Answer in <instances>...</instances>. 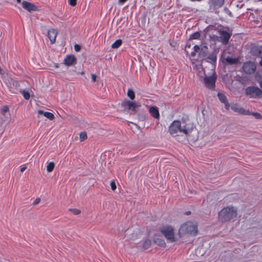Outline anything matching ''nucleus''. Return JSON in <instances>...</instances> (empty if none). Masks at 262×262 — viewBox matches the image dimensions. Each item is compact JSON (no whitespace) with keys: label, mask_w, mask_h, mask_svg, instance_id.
<instances>
[{"label":"nucleus","mask_w":262,"mask_h":262,"mask_svg":"<svg viewBox=\"0 0 262 262\" xmlns=\"http://www.w3.org/2000/svg\"><path fill=\"white\" fill-rule=\"evenodd\" d=\"M37 112L38 114L43 115L45 117L50 120H53L54 119V115L51 113L47 112H45L40 110H38Z\"/></svg>","instance_id":"22"},{"label":"nucleus","mask_w":262,"mask_h":262,"mask_svg":"<svg viewBox=\"0 0 262 262\" xmlns=\"http://www.w3.org/2000/svg\"><path fill=\"white\" fill-rule=\"evenodd\" d=\"M76 58L74 55H68L64 59L63 63L67 66H71L76 62Z\"/></svg>","instance_id":"15"},{"label":"nucleus","mask_w":262,"mask_h":262,"mask_svg":"<svg viewBox=\"0 0 262 262\" xmlns=\"http://www.w3.org/2000/svg\"><path fill=\"white\" fill-rule=\"evenodd\" d=\"M74 49H75V51L79 52L81 50V47L80 45H79L78 44H76L74 46Z\"/></svg>","instance_id":"40"},{"label":"nucleus","mask_w":262,"mask_h":262,"mask_svg":"<svg viewBox=\"0 0 262 262\" xmlns=\"http://www.w3.org/2000/svg\"><path fill=\"white\" fill-rule=\"evenodd\" d=\"M251 54L256 57H262V46H254L251 50Z\"/></svg>","instance_id":"16"},{"label":"nucleus","mask_w":262,"mask_h":262,"mask_svg":"<svg viewBox=\"0 0 262 262\" xmlns=\"http://www.w3.org/2000/svg\"><path fill=\"white\" fill-rule=\"evenodd\" d=\"M154 242L157 245L162 247H165L166 246L165 241L159 237H155Z\"/></svg>","instance_id":"23"},{"label":"nucleus","mask_w":262,"mask_h":262,"mask_svg":"<svg viewBox=\"0 0 262 262\" xmlns=\"http://www.w3.org/2000/svg\"><path fill=\"white\" fill-rule=\"evenodd\" d=\"M259 64L262 66V57H261V60L259 61Z\"/></svg>","instance_id":"45"},{"label":"nucleus","mask_w":262,"mask_h":262,"mask_svg":"<svg viewBox=\"0 0 262 262\" xmlns=\"http://www.w3.org/2000/svg\"><path fill=\"white\" fill-rule=\"evenodd\" d=\"M151 244V242L150 239H145L143 241L142 247L144 250L147 249L150 247Z\"/></svg>","instance_id":"25"},{"label":"nucleus","mask_w":262,"mask_h":262,"mask_svg":"<svg viewBox=\"0 0 262 262\" xmlns=\"http://www.w3.org/2000/svg\"><path fill=\"white\" fill-rule=\"evenodd\" d=\"M256 78L259 86L262 89V71L257 72Z\"/></svg>","instance_id":"26"},{"label":"nucleus","mask_w":262,"mask_h":262,"mask_svg":"<svg viewBox=\"0 0 262 262\" xmlns=\"http://www.w3.org/2000/svg\"><path fill=\"white\" fill-rule=\"evenodd\" d=\"M84 72H81V75H84Z\"/></svg>","instance_id":"48"},{"label":"nucleus","mask_w":262,"mask_h":262,"mask_svg":"<svg viewBox=\"0 0 262 262\" xmlns=\"http://www.w3.org/2000/svg\"><path fill=\"white\" fill-rule=\"evenodd\" d=\"M21 93L25 99L28 100L30 98V96L28 92L26 91L25 90H23L21 91Z\"/></svg>","instance_id":"34"},{"label":"nucleus","mask_w":262,"mask_h":262,"mask_svg":"<svg viewBox=\"0 0 262 262\" xmlns=\"http://www.w3.org/2000/svg\"><path fill=\"white\" fill-rule=\"evenodd\" d=\"M9 107L7 106H3V107H2V108H1V114L3 115V116H5V114L6 113H7L8 112H9Z\"/></svg>","instance_id":"32"},{"label":"nucleus","mask_w":262,"mask_h":262,"mask_svg":"<svg viewBox=\"0 0 262 262\" xmlns=\"http://www.w3.org/2000/svg\"><path fill=\"white\" fill-rule=\"evenodd\" d=\"M231 109L235 112L243 115H251V112L249 110H246L236 103L232 104Z\"/></svg>","instance_id":"12"},{"label":"nucleus","mask_w":262,"mask_h":262,"mask_svg":"<svg viewBox=\"0 0 262 262\" xmlns=\"http://www.w3.org/2000/svg\"><path fill=\"white\" fill-rule=\"evenodd\" d=\"M57 34L58 31L56 30L53 28L49 29L48 31V37L50 39L51 43L53 44L55 42Z\"/></svg>","instance_id":"14"},{"label":"nucleus","mask_w":262,"mask_h":262,"mask_svg":"<svg viewBox=\"0 0 262 262\" xmlns=\"http://www.w3.org/2000/svg\"><path fill=\"white\" fill-rule=\"evenodd\" d=\"M198 223L195 222L188 221L182 224L178 230L179 237L196 236L198 232Z\"/></svg>","instance_id":"1"},{"label":"nucleus","mask_w":262,"mask_h":262,"mask_svg":"<svg viewBox=\"0 0 262 262\" xmlns=\"http://www.w3.org/2000/svg\"><path fill=\"white\" fill-rule=\"evenodd\" d=\"M55 67L56 68H58L59 67V66H58V64H55Z\"/></svg>","instance_id":"46"},{"label":"nucleus","mask_w":262,"mask_h":262,"mask_svg":"<svg viewBox=\"0 0 262 262\" xmlns=\"http://www.w3.org/2000/svg\"><path fill=\"white\" fill-rule=\"evenodd\" d=\"M127 95L131 100H134L135 99V93L131 89L128 90L127 92Z\"/></svg>","instance_id":"29"},{"label":"nucleus","mask_w":262,"mask_h":262,"mask_svg":"<svg viewBox=\"0 0 262 262\" xmlns=\"http://www.w3.org/2000/svg\"><path fill=\"white\" fill-rule=\"evenodd\" d=\"M196 254L198 256L203 255L204 254V249L203 247H198L195 251Z\"/></svg>","instance_id":"30"},{"label":"nucleus","mask_w":262,"mask_h":262,"mask_svg":"<svg viewBox=\"0 0 262 262\" xmlns=\"http://www.w3.org/2000/svg\"><path fill=\"white\" fill-rule=\"evenodd\" d=\"M141 236V234L139 232L136 231L134 232L132 234H129L128 237L127 239L129 241L131 242H133L135 243H137V239L138 238H140Z\"/></svg>","instance_id":"17"},{"label":"nucleus","mask_w":262,"mask_h":262,"mask_svg":"<svg viewBox=\"0 0 262 262\" xmlns=\"http://www.w3.org/2000/svg\"><path fill=\"white\" fill-rule=\"evenodd\" d=\"M112 189L114 191L116 189V185L114 181H112L110 183Z\"/></svg>","instance_id":"37"},{"label":"nucleus","mask_w":262,"mask_h":262,"mask_svg":"<svg viewBox=\"0 0 262 262\" xmlns=\"http://www.w3.org/2000/svg\"><path fill=\"white\" fill-rule=\"evenodd\" d=\"M200 37V33L199 32H196L193 33L190 37V39H198Z\"/></svg>","instance_id":"31"},{"label":"nucleus","mask_w":262,"mask_h":262,"mask_svg":"<svg viewBox=\"0 0 262 262\" xmlns=\"http://www.w3.org/2000/svg\"><path fill=\"white\" fill-rule=\"evenodd\" d=\"M26 166H24L20 168V171L23 172L26 169Z\"/></svg>","instance_id":"42"},{"label":"nucleus","mask_w":262,"mask_h":262,"mask_svg":"<svg viewBox=\"0 0 262 262\" xmlns=\"http://www.w3.org/2000/svg\"><path fill=\"white\" fill-rule=\"evenodd\" d=\"M91 76H92V80L94 82H95L96 80V78H97L96 75L95 74H92Z\"/></svg>","instance_id":"41"},{"label":"nucleus","mask_w":262,"mask_h":262,"mask_svg":"<svg viewBox=\"0 0 262 262\" xmlns=\"http://www.w3.org/2000/svg\"><path fill=\"white\" fill-rule=\"evenodd\" d=\"M55 167V163L53 162H50L47 166V170L48 172H51Z\"/></svg>","instance_id":"27"},{"label":"nucleus","mask_w":262,"mask_h":262,"mask_svg":"<svg viewBox=\"0 0 262 262\" xmlns=\"http://www.w3.org/2000/svg\"><path fill=\"white\" fill-rule=\"evenodd\" d=\"M225 0H209V9L210 12H216L217 10L222 7L224 4Z\"/></svg>","instance_id":"8"},{"label":"nucleus","mask_w":262,"mask_h":262,"mask_svg":"<svg viewBox=\"0 0 262 262\" xmlns=\"http://www.w3.org/2000/svg\"><path fill=\"white\" fill-rule=\"evenodd\" d=\"M191 47V45H188V44H187L186 46V49H185V51L187 52V53H188V51L187 50V48H190Z\"/></svg>","instance_id":"43"},{"label":"nucleus","mask_w":262,"mask_h":262,"mask_svg":"<svg viewBox=\"0 0 262 262\" xmlns=\"http://www.w3.org/2000/svg\"><path fill=\"white\" fill-rule=\"evenodd\" d=\"M222 58L223 59V62H225L227 64H234L237 63L238 60L236 58H232L230 56L225 57V55H223Z\"/></svg>","instance_id":"19"},{"label":"nucleus","mask_w":262,"mask_h":262,"mask_svg":"<svg viewBox=\"0 0 262 262\" xmlns=\"http://www.w3.org/2000/svg\"><path fill=\"white\" fill-rule=\"evenodd\" d=\"M149 112L151 115L156 119H159L160 117L158 108L157 106H151L149 107Z\"/></svg>","instance_id":"20"},{"label":"nucleus","mask_w":262,"mask_h":262,"mask_svg":"<svg viewBox=\"0 0 262 262\" xmlns=\"http://www.w3.org/2000/svg\"><path fill=\"white\" fill-rule=\"evenodd\" d=\"M237 209L233 206L223 208L218 213L219 221L222 223L228 222L236 217Z\"/></svg>","instance_id":"2"},{"label":"nucleus","mask_w":262,"mask_h":262,"mask_svg":"<svg viewBox=\"0 0 262 262\" xmlns=\"http://www.w3.org/2000/svg\"><path fill=\"white\" fill-rule=\"evenodd\" d=\"M80 141H83L87 139V134L85 132H81L79 135Z\"/></svg>","instance_id":"33"},{"label":"nucleus","mask_w":262,"mask_h":262,"mask_svg":"<svg viewBox=\"0 0 262 262\" xmlns=\"http://www.w3.org/2000/svg\"><path fill=\"white\" fill-rule=\"evenodd\" d=\"M217 97L221 102L224 103L225 108L228 110L230 107V104L228 103L226 96L222 93H219Z\"/></svg>","instance_id":"18"},{"label":"nucleus","mask_w":262,"mask_h":262,"mask_svg":"<svg viewBox=\"0 0 262 262\" xmlns=\"http://www.w3.org/2000/svg\"><path fill=\"white\" fill-rule=\"evenodd\" d=\"M70 211L75 215H78L81 212L80 210L77 209H70Z\"/></svg>","instance_id":"36"},{"label":"nucleus","mask_w":262,"mask_h":262,"mask_svg":"<svg viewBox=\"0 0 262 262\" xmlns=\"http://www.w3.org/2000/svg\"><path fill=\"white\" fill-rule=\"evenodd\" d=\"M219 34L220 36L218 40L224 45L227 44L231 37V34L226 31H219Z\"/></svg>","instance_id":"11"},{"label":"nucleus","mask_w":262,"mask_h":262,"mask_svg":"<svg viewBox=\"0 0 262 262\" xmlns=\"http://www.w3.org/2000/svg\"><path fill=\"white\" fill-rule=\"evenodd\" d=\"M121 106L124 110H131L133 112H136V109L141 107L140 102L136 101H130L129 100H124L121 103Z\"/></svg>","instance_id":"7"},{"label":"nucleus","mask_w":262,"mask_h":262,"mask_svg":"<svg viewBox=\"0 0 262 262\" xmlns=\"http://www.w3.org/2000/svg\"><path fill=\"white\" fill-rule=\"evenodd\" d=\"M121 43L122 40L121 39H118L112 45V48L113 49H117L121 46Z\"/></svg>","instance_id":"28"},{"label":"nucleus","mask_w":262,"mask_h":262,"mask_svg":"<svg viewBox=\"0 0 262 262\" xmlns=\"http://www.w3.org/2000/svg\"><path fill=\"white\" fill-rule=\"evenodd\" d=\"M216 77L215 74L210 76H205L204 78V81L205 86L209 89H213L215 87V83Z\"/></svg>","instance_id":"9"},{"label":"nucleus","mask_w":262,"mask_h":262,"mask_svg":"<svg viewBox=\"0 0 262 262\" xmlns=\"http://www.w3.org/2000/svg\"><path fill=\"white\" fill-rule=\"evenodd\" d=\"M127 0H119V3L123 4Z\"/></svg>","instance_id":"44"},{"label":"nucleus","mask_w":262,"mask_h":262,"mask_svg":"<svg viewBox=\"0 0 262 262\" xmlns=\"http://www.w3.org/2000/svg\"><path fill=\"white\" fill-rule=\"evenodd\" d=\"M22 6L25 9L30 12L38 10V7L36 5L27 1H23L22 2Z\"/></svg>","instance_id":"13"},{"label":"nucleus","mask_w":262,"mask_h":262,"mask_svg":"<svg viewBox=\"0 0 262 262\" xmlns=\"http://www.w3.org/2000/svg\"><path fill=\"white\" fill-rule=\"evenodd\" d=\"M41 201V199L40 198H36L33 202V205H36L37 204H39Z\"/></svg>","instance_id":"39"},{"label":"nucleus","mask_w":262,"mask_h":262,"mask_svg":"<svg viewBox=\"0 0 262 262\" xmlns=\"http://www.w3.org/2000/svg\"><path fill=\"white\" fill-rule=\"evenodd\" d=\"M7 84L10 89H13V88H17L19 86V83L18 81L12 79L9 80L8 82L7 83Z\"/></svg>","instance_id":"24"},{"label":"nucleus","mask_w":262,"mask_h":262,"mask_svg":"<svg viewBox=\"0 0 262 262\" xmlns=\"http://www.w3.org/2000/svg\"><path fill=\"white\" fill-rule=\"evenodd\" d=\"M246 94L250 98L261 97L262 91L256 86H249L245 90Z\"/></svg>","instance_id":"6"},{"label":"nucleus","mask_w":262,"mask_h":262,"mask_svg":"<svg viewBox=\"0 0 262 262\" xmlns=\"http://www.w3.org/2000/svg\"><path fill=\"white\" fill-rule=\"evenodd\" d=\"M194 51L190 54L191 57H194L196 53H198L199 59L203 60L208 53V48L206 43H202L200 46L195 45L193 47ZM197 60H199L198 59Z\"/></svg>","instance_id":"5"},{"label":"nucleus","mask_w":262,"mask_h":262,"mask_svg":"<svg viewBox=\"0 0 262 262\" xmlns=\"http://www.w3.org/2000/svg\"><path fill=\"white\" fill-rule=\"evenodd\" d=\"M16 1H17V2L18 3H20V2H21V0H16Z\"/></svg>","instance_id":"47"},{"label":"nucleus","mask_w":262,"mask_h":262,"mask_svg":"<svg viewBox=\"0 0 262 262\" xmlns=\"http://www.w3.org/2000/svg\"><path fill=\"white\" fill-rule=\"evenodd\" d=\"M216 51H214L209 55V56L207 58V61L208 62H210L212 64H214L215 63L216 61Z\"/></svg>","instance_id":"21"},{"label":"nucleus","mask_w":262,"mask_h":262,"mask_svg":"<svg viewBox=\"0 0 262 262\" xmlns=\"http://www.w3.org/2000/svg\"><path fill=\"white\" fill-rule=\"evenodd\" d=\"M69 4L72 6H75L77 4V0H68Z\"/></svg>","instance_id":"38"},{"label":"nucleus","mask_w":262,"mask_h":262,"mask_svg":"<svg viewBox=\"0 0 262 262\" xmlns=\"http://www.w3.org/2000/svg\"><path fill=\"white\" fill-rule=\"evenodd\" d=\"M251 115H253L257 119H261L262 116L258 113H251Z\"/></svg>","instance_id":"35"},{"label":"nucleus","mask_w":262,"mask_h":262,"mask_svg":"<svg viewBox=\"0 0 262 262\" xmlns=\"http://www.w3.org/2000/svg\"><path fill=\"white\" fill-rule=\"evenodd\" d=\"M213 37H216V36H215V35H213ZM217 37H217V36H216V38H217Z\"/></svg>","instance_id":"49"},{"label":"nucleus","mask_w":262,"mask_h":262,"mask_svg":"<svg viewBox=\"0 0 262 262\" xmlns=\"http://www.w3.org/2000/svg\"><path fill=\"white\" fill-rule=\"evenodd\" d=\"M161 232L165 237L167 241L170 243H174L179 241L180 238L178 235H174V229L171 226H164L160 229Z\"/></svg>","instance_id":"4"},{"label":"nucleus","mask_w":262,"mask_h":262,"mask_svg":"<svg viewBox=\"0 0 262 262\" xmlns=\"http://www.w3.org/2000/svg\"><path fill=\"white\" fill-rule=\"evenodd\" d=\"M243 69L246 73L252 74L255 71L256 66L253 62L248 61L244 63L243 66Z\"/></svg>","instance_id":"10"},{"label":"nucleus","mask_w":262,"mask_h":262,"mask_svg":"<svg viewBox=\"0 0 262 262\" xmlns=\"http://www.w3.org/2000/svg\"><path fill=\"white\" fill-rule=\"evenodd\" d=\"M188 125L184 122L182 123L180 121L175 120L169 127V132L171 135L180 132L184 134L186 136H189L192 132L193 129L189 128Z\"/></svg>","instance_id":"3"}]
</instances>
